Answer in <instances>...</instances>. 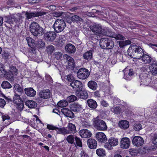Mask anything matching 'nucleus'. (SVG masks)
Listing matches in <instances>:
<instances>
[{
    "label": "nucleus",
    "mask_w": 157,
    "mask_h": 157,
    "mask_svg": "<svg viewBox=\"0 0 157 157\" xmlns=\"http://www.w3.org/2000/svg\"><path fill=\"white\" fill-rule=\"evenodd\" d=\"M5 70L4 69V65L0 63V75H3L4 74Z\"/></svg>",
    "instance_id": "57"
},
{
    "label": "nucleus",
    "mask_w": 157,
    "mask_h": 157,
    "mask_svg": "<svg viewBox=\"0 0 157 157\" xmlns=\"http://www.w3.org/2000/svg\"><path fill=\"white\" fill-rule=\"evenodd\" d=\"M50 96V92L48 89L44 90L40 92V98L47 99Z\"/></svg>",
    "instance_id": "27"
},
{
    "label": "nucleus",
    "mask_w": 157,
    "mask_h": 157,
    "mask_svg": "<svg viewBox=\"0 0 157 157\" xmlns=\"http://www.w3.org/2000/svg\"><path fill=\"white\" fill-rule=\"evenodd\" d=\"M1 85L2 88L5 89H9L12 87L11 85L7 81H3Z\"/></svg>",
    "instance_id": "42"
},
{
    "label": "nucleus",
    "mask_w": 157,
    "mask_h": 157,
    "mask_svg": "<svg viewBox=\"0 0 157 157\" xmlns=\"http://www.w3.org/2000/svg\"><path fill=\"white\" fill-rule=\"evenodd\" d=\"M148 75L145 73H142L140 75L141 81L140 85L143 84L145 86H147L149 84L150 80V78L147 77Z\"/></svg>",
    "instance_id": "14"
},
{
    "label": "nucleus",
    "mask_w": 157,
    "mask_h": 157,
    "mask_svg": "<svg viewBox=\"0 0 157 157\" xmlns=\"http://www.w3.org/2000/svg\"><path fill=\"white\" fill-rule=\"evenodd\" d=\"M25 14L26 19L28 20L31 18L33 17H35L39 16V14L36 12L31 13L29 12H27Z\"/></svg>",
    "instance_id": "36"
},
{
    "label": "nucleus",
    "mask_w": 157,
    "mask_h": 157,
    "mask_svg": "<svg viewBox=\"0 0 157 157\" xmlns=\"http://www.w3.org/2000/svg\"><path fill=\"white\" fill-rule=\"evenodd\" d=\"M84 58L86 59H90L92 57V51H89L86 52L83 56Z\"/></svg>",
    "instance_id": "43"
},
{
    "label": "nucleus",
    "mask_w": 157,
    "mask_h": 157,
    "mask_svg": "<svg viewBox=\"0 0 157 157\" xmlns=\"http://www.w3.org/2000/svg\"><path fill=\"white\" fill-rule=\"evenodd\" d=\"M45 78L46 79L48 82H52L53 80L51 76L48 74H46L45 75Z\"/></svg>",
    "instance_id": "60"
},
{
    "label": "nucleus",
    "mask_w": 157,
    "mask_h": 157,
    "mask_svg": "<svg viewBox=\"0 0 157 157\" xmlns=\"http://www.w3.org/2000/svg\"><path fill=\"white\" fill-rule=\"evenodd\" d=\"M54 57L57 59H60L62 56V54L59 52H56L54 55Z\"/></svg>",
    "instance_id": "54"
},
{
    "label": "nucleus",
    "mask_w": 157,
    "mask_h": 157,
    "mask_svg": "<svg viewBox=\"0 0 157 157\" xmlns=\"http://www.w3.org/2000/svg\"><path fill=\"white\" fill-rule=\"evenodd\" d=\"M2 56L3 58L6 59L8 58L9 55L7 53L4 52L2 54Z\"/></svg>",
    "instance_id": "64"
},
{
    "label": "nucleus",
    "mask_w": 157,
    "mask_h": 157,
    "mask_svg": "<svg viewBox=\"0 0 157 157\" xmlns=\"http://www.w3.org/2000/svg\"><path fill=\"white\" fill-rule=\"evenodd\" d=\"M26 40L28 45L31 48H36L37 47V44H36L34 43L35 40L31 37H27Z\"/></svg>",
    "instance_id": "33"
},
{
    "label": "nucleus",
    "mask_w": 157,
    "mask_h": 157,
    "mask_svg": "<svg viewBox=\"0 0 157 157\" xmlns=\"http://www.w3.org/2000/svg\"><path fill=\"white\" fill-rule=\"evenodd\" d=\"M10 71L12 74L14 75H17L18 73L17 70L16 69V67L13 66H11L10 67Z\"/></svg>",
    "instance_id": "48"
},
{
    "label": "nucleus",
    "mask_w": 157,
    "mask_h": 157,
    "mask_svg": "<svg viewBox=\"0 0 157 157\" xmlns=\"http://www.w3.org/2000/svg\"><path fill=\"white\" fill-rule=\"evenodd\" d=\"M6 104V102L4 99L0 98V108H3Z\"/></svg>",
    "instance_id": "56"
},
{
    "label": "nucleus",
    "mask_w": 157,
    "mask_h": 157,
    "mask_svg": "<svg viewBox=\"0 0 157 157\" xmlns=\"http://www.w3.org/2000/svg\"><path fill=\"white\" fill-rule=\"evenodd\" d=\"M77 99V97L74 95H71L68 96L67 97V101L70 102H73L76 100Z\"/></svg>",
    "instance_id": "49"
},
{
    "label": "nucleus",
    "mask_w": 157,
    "mask_h": 157,
    "mask_svg": "<svg viewBox=\"0 0 157 157\" xmlns=\"http://www.w3.org/2000/svg\"><path fill=\"white\" fill-rule=\"evenodd\" d=\"M90 72L87 69L84 68H82L79 70L77 73V76L78 78L85 79L87 78L90 75Z\"/></svg>",
    "instance_id": "8"
},
{
    "label": "nucleus",
    "mask_w": 157,
    "mask_h": 157,
    "mask_svg": "<svg viewBox=\"0 0 157 157\" xmlns=\"http://www.w3.org/2000/svg\"><path fill=\"white\" fill-rule=\"evenodd\" d=\"M132 142V144L134 145L139 147L143 144L144 140L140 136H135L133 137Z\"/></svg>",
    "instance_id": "15"
},
{
    "label": "nucleus",
    "mask_w": 157,
    "mask_h": 157,
    "mask_svg": "<svg viewBox=\"0 0 157 157\" xmlns=\"http://www.w3.org/2000/svg\"><path fill=\"white\" fill-rule=\"evenodd\" d=\"M96 138L98 142L101 143H105L107 140V137L104 133L101 132L96 133Z\"/></svg>",
    "instance_id": "17"
},
{
    "label": "nucleus",
    "mask_w": 157,
    "mask_h": 157,
    "mask_svg": "<svg viewBox=\"0 0 157 157\" xmlns=\"http://www.w3.org/2000/svg\"><path fill=\"white\" fill-rule=\"evenodd\" d=\"M131 43V41L129 40L125 41H120L119 42V46L121 47H123L125 46L130 44Z\"/></svg>",
    "instance_id": "45"
},
{
    "label": "nucleus",
    "mask_w": 157,
    "mask_h": 157,
    "mask_svg": "<svg viewBox=\"0 0 157 157\" xmlns=\"http://www.w3.org/2000/svg\"><path fill=\"white\" fill-rule=\"evenodd\" d=\"M71 20L72 21H76V22L79 23L83 22L82 18L77 15L72 16L71 17Z\"/></svg>",
    "instance_id": "40"
},
{
    "label": "nucleus",
    "mask_w": 157,
    "mask_h": 157,
    "mask_svg": "<svg viewBox=\"0 0 157 157\" xmlns=\"http://www.w3.org/2000/svg\"><path fill=\"white\" fill-rule=\"evenodd\" d=\"M44 39L48 41H52L56 37V34L54 32L45 33L44 29L40 27V36H43Z\"/></svg>",
    "instance_id": "3"
},
{
    "label": "nucleus",
    "mask_w": 157,
    "mask_h": 157,
    "mask_svg": "<svg viewBox=\"0 0 157 157\" xmlns=\"http://www.w3.org/2000/svg\"><path fill=\"white\" fill-rule=\"evenodd\" d=\"M34 127L36 128V129H39V119H38V120H36V119L34 120Z\"/></svg>",
    "instance_id": "55"
},
{
    "label": "nucleus",
    "mask_w": 157,
    "mask_h": 157,
    "mask_svg": "<svg viewBox=\"0 0 157 157\" xmlns=\"http://www.w3.org/2000/svg\"><path fill=\"white\" fill-rule=\"evenodd\" d=\"M14 87L15 90L19 93H22L23 92V88L18 84L15 83Z\"/></svg>",
    "instance_id": "41"
},
{
    "label": "nucleus",
    "mask_w": 157,
    "mask_h": 157,
    "mask_svg": "<svg viewBox=\"0 0 157 157\" xmlns=\"http://www.w3.org/2000/svg\"><path fill=\"white\" fill-rule=\"evenodd\" d=\"M30 30L32 33L37 37L39 34V25L36 22L32 23L30 26Z\"/></svg>",
    "instance_id": "10"
},
{
    "label": "nucleus",
    "mask_w": 157,
    "mask_h": 157,
    "mask_svg": "<svg viewBox=\"0 0 157 157\" xmlns=\"http://www.w3.org/2000/svg\"><path fill=\"white\" fill-rule=\"evenodd\" d=\"M81 157H89L87 153L84 151H82L81 152Z\"/></svg>",
    "instance_id": "63"
},
{
    "label": "nucleus",
    "mask_w": 157,
    "mask_h": 157,
    "mask_svg": "<svg viewBox=\"0 0 157 157\" xmlns=\"http://www.w3.org/2000/svg\"><path fill=\"white\" fill-rule=\"evenodd\" d=\"M119 127L124 129H126L129 126V124L128 121L126 120H121L118 124Z\"/></svg>",
    "instance_id": "29"
},
{
    "label": "nucleus",
    "mask_w": 157,
    "mask_h": 157,
    "mask_svg": "<svg viewBox=\"0 0 157 157\" xmlns=\"http://www.w3.org/2000/svg\"><path fill=\"white\" fill-rule=\"evenodd\" d=\"M47 128L49 130H56L58 134H60L63 135L69 134V131L68 129L64 127L59 128L52 125L48 124Z\"/></svg>",
    "instance_id": "6"
},
{
    "label": "nucleus",
    "mask_w": 157,
    "mask_h": 157,
    "mask_svg": "<svg viewBox=\"0 0 157 157\" xmlns=\"http://www.w3.org/2000/svg\"><path fill=\"white\" fill-rule=\"evenodd\" d=\"M68 104L67 101L65 100L60 101L57 103L58 106L60 107H64L66 106Z\"/></svg>",
    "instance_id": "46"
},
{
    "label": "nucleus",
    "mask_w": 157,
    "mask_h": 157,
    "mask_svg": "<svg viewBox=\"0 0 157 157\" xmlns=\"http://www.w3.org/2000/svg\"><path fill=\"white\" fill-rule=\"evenodd\" d=\"M65 50L69 53H73L75 51V47L71 44H67L65 47Z\"/></svg>",
    "instance_id": "26"
},
{
    "label": "nucleus",
    "mask_w": 157,
    "mask_h": 157,
    "mask_svg": "<svg viewBox=\"0 0 157 157\" xmlns=\"http://www.w3.org/2000/svg\"><path fill=\"white\" fill-rule=\"evenodd\" d=\"M87 86L89 88L94 91L96 90L98 87L97 83L93 80L90 81L88 82Z\"/></svg>",
    "instance_id": "28"
},
{
    "label": "nucleus",
    "mask_w": 157,
    "mask_h": 157,
    "mask_svg": "<svg viewBox=\"0 0 157 157\" xmlns=\"http://www.w3.org/2000/svg\"><path fill=\"white\" fill-rule=\"evenodd\" d=\"M130 144V140L127 137L122 138L120 142V147L123 149H128L129 147Z\"/></svg>",
    "instance_id": "13"
},
{
    "label": "nucleus",
    "mask_w": 157,
    "mask_h": 157,
    "mask_svg": "<svg viewBox=\"0 0 157 157\" xmlns=\"http://www.w3.org/2000/svg\"><path fill=\"white\" fill-rule=\"evenodd\" d=\"M73 76L71 75H69L67 76V80L69 82H72L73 80Z\"/></svg>",
    "instance_id": "62"
},
{
    "label": "nucleus",
    "mask_w": 157,
    "mask_h": 157,
    "mask_svg": "<svg viewBox=\"0 0 157 157\" xmlns=\"http://www.w3.org/2000/svg\"><path fill=\"white\" fill-rule=\"evenodd\" d=\"M101 105L103 106L104 107H106L108 106L109 105V104L107 103V102L103 100H102L101 101Z\"/></svg>",
    "instance_id": "61"
},
{
    "label": "nucleus",
    "mask_w": 157,
    "mask_h": 157,
    "mask_svg": "<svg viewBox=\"0 0 157 157\" xmlns=\"http://www.w3.org/2000/svg\"><path fill=\"white\" fill-rule=\"evenodd\" d=\"M80 136L82 138H89L92 135L91 132L87 129H83L79 132Z\"/></svg>",
    "instance_id": "20"
},
{
    "label": "nucleus",
    "mask_w": 157,
    "mask_h": 157,
    "mask_svg": "<svg viewBox=\"0 0 157 157\" xmlns=\"http://www.w3.org/2000/svg\"><path fill=\"white\" fill-rule=\"evenodd\" d=\"M71 108L72 110L74 112H80L83 110L82 105L76 103L72 104Z\"/></svg>",
    "instance_id": "24"
},
{
    "label": "nucleus",
    "mask_w": 157,
    "mask_h": 157,
    "mask_svg": "<svg viewBox=\"0 0 157 157\" xmlns=\"http://www.w3.org/2000/svg\"><path fill=\"white\" fill-rule=\"evenodd\" d=\"M24 91L25 94L30 97H34L36 94V91L31 87L26 88Z\"/></svg>",
    "instance_id": "22"
},
{
    "label": "nucleus",
    "mask_w": 157,
    "mask_h": 157,
    "mask_svg": "<svg viewBox=\"0 0 157 157\" xmlns=\"http://www.w3.org/2000/svg\"><path fill=\"white\" fill-rule=\"evenodd\" d=\"M75 94L79 98L82 99H86L88 98V94L86 90H78L75 92Z\"/></svg>",
    "instance_id": "19"
},
{
    "label": "nucleus",
    "mask_w": 157,
    "mask_h": 157,
    "mask_svg": "<svg viewBox=\"0 0 157 157\" xmlns=\"http://www.w3.org/2000/svg\"><path fill=\"white\" fill-rule=\"evenodd\" d=\"M87 103L88 106L90 108L92 109H96L97 106V102L95 100L90 99L88 100Z\"/></svg>",
    "instance_id": "32"
},
{
    "label": "nucleus",
    "mask_w": 157,
    "mask_h": 157,
    "mask_svg": "<svg viewBox=\"0 0 157 157\" xmlns=\"http://www.w3.org/2000/svg\"><path fill=\"white\" fill-rule=\"evenodd\" d=\"M96 153L97 155L100 157H104L105 155V151L102 148L97 149L96 151Z\"/></svg>",
    "instance_id": "39"
},
{
    "label": "nucleus",
    "mask_w": 157,
    "mask_h": 157,
    "mask_svg": "<svg viewBox=\"0 0 157 157\" xmlns=\"http://www.w3.org/2000/svg\"><path fill=\"white\" fill-rule=\"evenodd\" d=\"M150 71L153 75H155L157 74V63L153 62L150 64L149 67Z\"/></svg>",
    "instance_id": "23"
},
{
    "label": "nucleus",
    "mask_w": 157,
    "mask_h": 157,
    "mask_svg": "<svg viewBox=\"0 0 157 157\" xmlns=\"http://www.w3.org/2000/svg\"><path fill=\"white\" fill-rule=\"evenodd\" d=\"M84 115L82 114L80 117V119L81 120V124L84 127H87L88 126H90V123L89 121H88L86 119L82 117H84Z\"/></svg>",
    "instance_id": "31"
},
{
    "label": "nucleus",
    "mask_w": 157,
    "mask_h": 157,
    "mask_svg": "<svg viewBox=\"0 0 157 157\" xmlns=\"http://www.w3.org/2000/svg\"><path fill=\"white\" fill-rule=\"evenodd\" d=\"M76 137L74 135H69L67 137L66 140L69 143L72 144H75L74 141Z\"/></svg>",
    "instance_id": "38"
},
{
    "label": "nucleus",
    "mask_w": 157,
    "mask_h": 157,
    "mask_svg": "<svg viewBox=\"0 0 157 157\" xmlns=\"http://www.w3.org/2000/svg\"><path fill=\"white\" fill-rule=\"evenodd\" d=\"M25 104L30 108H33L37 106V103L34 101L32 100H28L25 102Z\"/></svg>",
    "instance_id": "34"
},
{
    "label": "nucleus",
    "mask_w": 157,
    "mask_h": 157,
    "mask_svg": "<svg viewBox=\"0 0 157 157\" xmlns=\"http://www.w3.org/2000/svg\"><path fill=\"white\" fill-rule=\"evenodd\" d=\"M22 17L20 14L18 13L14 16H7L6 17L5 22L9 24H13V22L15 21H18L21 19Z\"/></svg>",
    "instance_id": "11"
},
{
    "label": "nucleus",
    "mask_w": 157,
    "mask_h": 157,
    "mask_svg": "<svg viewBox=\"0 0 157 157\" xmlns=\"http://www.w3.org/2000/svg\"><path fill=\"white\" fill-rule=\"evenodd\" d=\"M128 55L134 59H140L141 58L142 62L146 64L150 63L152 58L147 54H144L143 50L139 46L131 45L127 51Z\"/></svg>",
    "instance_id": "1"
},
{
    "label": "nucleus",
    "mask_w": 157,
    "mask_h": 157,
    "mask_svg": "<svg viewBox=\"0 0 157 157\" xmlns=\"http://www.w3.org/2000/svg\"><path fill=\"white\" fill-rule=\"evenodd\" d=\"M129 151L131 155L133 156L136 155L138 153V151L134 149H130Z\"/></svg>",
    "instance_id": "51"
},
{
    "label": "nucleus",
    "mask_w": 157,
    "mask_h": 157,
    "mask_svg": "<svg viewBox=\"0 0 157 157\" xmlns=\"http://www.w3.org/2000/svg\"><path fill=\"white\" fill-rule=\"evenodd\" d=\"M110 36L111 37L114 38L116 40H124L125 39V38L124 37L120 34H113L111 36L110 35Z\"/></svg>",
    "instance_id": "44"
},
{
    "label": "nucleus",
    "mask_w": 157,
    "mask_h": 157,
    "mask_svg": "<svg viewBox=\"0 0 157 157\" xmlns=\"http://www.w3.org/2000/svg\"><path fill=\"white\" fill-rule=\"evenodd\" d=\"M75 140L76 144L77 146L82 147V143L79 138L76 136Z\"/></svg>",
    "instance_id": "53"
},
{
    "label": "nucleus",
    "mask_w": 157,
    "mask_h": 157,
    "mask_svg": "<svg viewBox=\"0 0 157 157\" xmlns=\"http://www.w3.org/2000/svg\"><path fill=\"white\" fill-rule=\"evenodd\" d=\"M70 86L76 91L82 89V82L77 80H74L70 83Z\"/></svg>",
    "instance_id": "16"
},
{
    "label": "nucleus",
    "mask_w": 157,
    "mask_h": 157,
    "mask_svg": "<svg viewBox=\"0 0 157 157\" xmlns=\"http://www.w3.org/2000/svg\"><path fill=\"white\" fill-rule=\"evenodd\" d=\"M13 75L12 74H7L6 75L7 79L11 82H13L14 80Z\"/></svg>",
    "instance_id": "52"
},
{
    "label": "nucleus",
    "mask_w": 157,
    "mask_h": 157,
    "mask_svg": "<svg viewBox=\"0 0 157 157\" xmlns=\"http://www.w3.org/2000/svg\"><path fill=\"white\" fill-rule=\"evenodd\" d=\"M88 147L91 149H96L97 147V141L94 139H89L87 141Z\"/></svg>",
    "instance_id": "21"
},
{
    "label": "nucleus",
    "mask_w": 157,
    "mask_h": 157,
    "mask_svg": "<svg viewBox=\"0 0 157 157\" xmlns=\"http://www.w3.org/2000/svg\"><path fill=\"white\" fill-rule=\"evenodd\" d=\"M90 28L95 34H99L102 32V28L99 24H94L93 25H91Z\"/></svg>",
    "instance_id": "18"
},
{
    "label": "nucleus",
    "mask_w": 157,
    "mask_h": 157,
    "mask_svg": "<svg viewBox=\"0 0 157 157\" xmlns=\"http://www.w3.org/2000/svg\"><path fill=\"white\" fill-rule=\"evenodd\" d=\"M152 142L153 144L157 145V134L154 135L152 139Z\"/></svg>",
    "instance_id": "59"
},
{
    "label": "nucleus",
    "mask_w": 157,
    "mask_h": 157,
    "mask_svg": "<svg viewBox=\"0 0 157 157\" xmlns=\"http://www.w3.org/2000/svg\"><path fill=\"white\" fill-rule=\"evenodd\" d=\"M93 125L98 130L100 131L106 130L107 127L105 122L99 119L98 117L93 119Z\"/></svg>",
    "instance_id": "2"
},
{
    "label": "nucleus",
    "mask_w": 157,
    "mask_h": 157,
    "mask_svg": "<svg viewBox=\"0 0 157 157\" xmlns=\"http://www.w3.org/2000/svg\"><path fill=\"white\" fill-rule=\"evenodd\" d=\"M68 129L69 134L70 133H75L76 132L75 126L71 123H69L68 124Z\"/></svg>",
    "instance_id": "37"
},
{
    "label": "nucleus",
    "mask_w": 157,
    "mask_h": 157,
    "mask_svg": "<svg viewBox=\"0 0 157 157\" xmlns=\"http://www.w3.org/2000/svg\"><path fill=\"white\" fill-rule=\"evenodd\" d=\"M126 69L127 68H126L123 70V72L124 74V78L127 80H129L131 79V78L130 77L132 75H133L134 74V72L132 69H130L129 71V72L128 73V75H127L125 74V72L126 71Z\"/></svg>",
    "instance_id": "35"
},
{
    "label": "nucleus",
    "mask_w": 157,
    "mask_h": 157,
    "mask_svg": "<svg viewBox=\"0 0 157 157\" xmlns=\"http://www.w3.org/2000/svg\"><path fill=\"white\" fill-rule=\"evenodd\" d=\"M111 111L115 113H117L120 111V109L118 107H116L112 108L111 109Z\"/></svg>",
    "instance_id": "58"
},
{
    "label": "nucleus",
    "mask_w": 157,
    "mask_h": 157,
    "mask_svg": "<svg viewBox=\"0 0 157 157\" xmlns=\"http://www.w3.org/2000/svg\"><path fill=\"white\" fill-rule=\"evenodd\" d=\"M36 49V48H31L29 53V57L34 58L36 57V54L35 52Z\"/></svg>",
    "instance_id": "47"
},
{
    "label": "nucleus",
    "mask_w": 157,
    "mask_h": 157,
    "mask_svg": "<svg viewBox=\"0 0 157 157\" xmlns=\"http://www.w3.org/2000/svg\"><path fill=\"white\" fill-rule=\"evenodd\" d=\"M118 144V139L115 137H111L109 139L108 142L105 145V147L108 150H111L112 147L116 146Z\"/></svg>",
    "instance_id": "7"
},
{
    "label": "nucleus",
    "mask_w": 157,
    "mask_h": 157,
    "mask_svg": "<svg viewBox=\"0 0 157 157\" xmlns=\"http://www.w3.org/2000/svg\"><path fill=\"white\" fill-rule=\"evenodd\" d=\"M66 26L65 23L61 19L56 20L54 24V28L57 33H59L63 30Z\"/></svg>",
    "instance_id": "5"
},
{
    "label": "nucleus",
    "mask_w": 157,
    "mask_h": 157,
    "mask_svg": "<svg viewBox=\"0 0 157 157\" xmlns=\"http://www.w3.org/2000/svg\"><path fill=\"white\" fill-rule=\"evenodd\" d=\"M100 45L102 48L110 49L113 47L114 43L110 38H105L100 40Z\"/></svg>",
    "instance_id": "4"
},
{
    "label": "nucleus",
    "mask_w": 157,
    "mask_h": 157,
    "mask_svg": "<svg viewBox=\"0 0 157 157\" xmlns=\"http://www.w3.org/2000/svg\"><path fill=\"white\" fill-rule=\"evenodd\" d=\"M61 111L63 114L66 116L73 118L74 117L73 113L70 110L66 108H64L61 109Z\"/></svg>",
    "instance_id": "25"
},
{
    "label": "nucleus",
    "mask_w": 157,
    "mask_h": 157,
    "mask_svg": "<svg viewBox=\"0 0 157 157\" xmlns=\"http://www.w3.org/2000/svg\"><path fill=\"white\" fill-rule=\"evenodd\" d=\"M13 101L16 104L20 109L23 108L24 103L22 99L21 98L19 95L16 94V93L13 97Z\"/></svg>",
    "instance_id": "12"
},
{
    "label": "nucleus",
    "mask_w": 157,
    "mask_h": 157,
    "mask_svg": "<svg viewBox=\"0 0 157 157\" xmlns=\"http://www.w3.org/2000/svg\"><path fill=\"white\" fill-rule=\"evenodd\" d=\"M54 50V48L52 45H49L47 47L46 51L49 54H51Z\"/></svg>",
    "instance_id": "50"
},
{
    "label": "nucleus",
    "mask_w": 157,
    "mask_h": 157,
    "mask_svg": "<svg viewBox=\"0 0 157 157\" xmlns=\"http://www.w3.org/2000/svg\"><path fill=\"white\" fill-rule=\"evenodd\" d=\"M65 60V64L67 68L73 69L75 67V63L74 59L70 56L65 54L63 56Z\"/></svg>",
    "instance_id": "9"
},
{
    "label": "nucleus",
    "mask_w": 157,
    "mask_h": 157,
    "mask_svg": "<svg viewBox=\"0 0 157 157\" xmlns=\"http://www.w3.org/2000/svg\"><path fill=\"white\" fill-rule=\"evenodd\" d=\"M145 125L143 122H136L133 125V129L136 131H139L143 127H144Z\"/></svg>",
    "instance_id": "30"
}]
</instances>
